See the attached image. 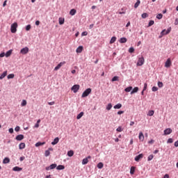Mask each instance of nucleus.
Wrapping results in <instances>:
<instances>
[{
  "instance_id": "c85d7f7f",
  "label": "nucleus",
  "mask_w": 178,
  "mask_h": 178,
  "mask_svg": "<svg viewBox=\"0 0 178 178\" xmlns=\"http://www.w3.org/2000/svg\"><path fill=\"white\" fill-rule=\"evenodd\" d=\"M134 172H136V167H131V169H130V173L131 175H134Z\"/></svg>"
},
{
  "instance_id": "0eeeda50",
  "label": "nucleus",
  "mask_w": 178,
  "mask_h": 178,
  "mask_svg": "<svg viewBox=\"0 0 178 178\" xmlns=\"http://www.w3.org/2000/svg\"><path fill=\"white\" fill-rule=\"evenodd\" d=\"M20 54H22V55H26V54H29V47H26L21 49Z\"/></svg>"
},
{
  "instance_id": "bb28decb",
  "label": "nucleus",
  "mask_w": 178,
  "mask_h": 178,
  "mask_svg": "<svg viewBox=\"0 0 178 178\" xmlns=\"http://www.w3.org/2000/svg\"><path fill=\"white\" fill-rule=\"evenodd\" d=\"M45 142H38L37 143H35V147H41V145H44Z\"/></svg>"
},
{
  "instance_id": "72a5a7b5",
  "label": "nucleus",
  "mask_w": 178,
  "mask_h": 178,
  "mask_svg": "<svg viewBox=\"0 0 178 178\" xmlns=\"http://www.w3.org/2000/svg\"><path fill=\"white\" fill-rule=\"evenodd\" d=\"M107 111H111L112 109V104H108L106 108Z\"/></svg>"
},
{
  "instance_id": "f704fd0d",
  "label": "nucleus",
  "mask_w": 178,
  "mask_h": 178,
  "mask_svg": "<svg viewBox=\"0 0 178 178\" xmlns=\"http://www.w3.org/2000/svg\"><path fill=\"white\" fill-rule=\"evenodd\" d=\"M116 41V37H112L110 40V44H113Z\"/></svg>"
},
{
  "instance_id": "de8ad7c7",
  "label": "nucleus",
  "mask_w": 178,
  "mask_h": 178,
  "mask_svg": "<svg viewBox=\"0 0 178 178\" xmlns=\"http://www.w3.org/2000/svg\"><path fill=\"white\" fill-rule=\"evenodd\" d=\"M154 23H155L153 20L149 21V27H151V26H154Z\"/></svg>"
},
{
  "instance_id": "864d4df0",
  "label": "nucleus",
  "mask_w": 178,
  "mask_h": 178,
  "mask_svg": "<svg viewBox=\"0 0 178 178\" xmlns=\"http://www.w3.org/2000/svg\"><path fill=\"white\" fill-rule=\"evenodd\" d=\"M15 130L16 131H20V127H19V126L16 127L15 128Z\"/></svg>"
},
{
  "instance_id": "a878e982",
  "label": "nucleus",
  "mask_w": 178,
  "mask_h": 178,
  "mask_svg": "<svg viewBox=\"0 0 178 178\" xmlns=\"http://www.w3.org/2000/svg\"><path fill=\"white\" fill-rule=\"evenodd\" d=\"M113 108H114V109H120V108H122V104L118 103V104L114 106Z\"/></svg>"
},
{
  "instance_id": "412c9836",
  "label": "nucleus",
  "mask_w": 178,
  "mask_h": 178,
  "mask_svg": "<svg viewBox=\"0 0 178 178\" xmlns=\"http://www.w3.org/2000/svg\"><path fill=\"white\" fill-rule=\"evenodd\" d=\"M83 116H84V112H81L79 114L77 115L76 119L79 120L81 119V118H83Z\"/></svg>"
},
{
  "instance_id": "79ce46f5",
  "label": "nucleus",
  "mask_w": 178,
  "mask_h": 178,
  "mask_svg": "<svg viewBox=\"0 0 178 178\" xmlns=\"http://www.w3.org/2000/svg\"><path fill=\"white\" fill-rule=\"evenodd\" d=\"M152 159H154V154H150V155L147 157V161H152Z\"/></svg>"
},
{
  "instance_id": "9d476101",
  "label": "nucleus",
  "mask_w": 178,
  "mask_h": 178,
  "mask_svg": "<svg viewBox=\"0 0 178 178\" xmlns=\"http://www.w3.org/2000/svg\"><path fill=\"white\" fill-rule=\"evenodd\" d=\"M144 157V154H138V156H136L135 157V161L136 162H138L140 159H142V158Z\"/></svg>"
},
{
  "instance_id": "09e8293b",
  "label": "nucleus",
  "mask_w": 178,
  "mask_h": 178,
  "mask_svg": "<svg viewBox=\"0 0 178 178\" xmlns=\"http://www.w3.org/2000/svg\"><path fill=\"white\" fill-rule=\"evenodd\" d=\"M129 52L130 54H133V52H134V47H130L129 49Z\"/></svg>"
},
{
  "instance_id": "aec40b11",
  "label": "nucleus",
  "mask_w": 178,
  "mask_h": 178,
  "mask_svg": "<svg viewBox=\"0 0 178 178\" xmlns=\"http://www.w3.org/2000/svg\"><path fill=\"white\" fill-rule=\"evenodd\" d=\"M26 148V144L24 143H22L19 145V149H24Z\"/></svg>"
},
{
  "instance_id": "603ef678",
  "label": "nucleus",
  "mask_w": 178,
  "mask_h": 178,
  "mask_svg": "<svg viewBox=\"0 0 178 178\" xmlns=\"http://www.w3.org/2000/svg\"><path fill=\"white\" fill-rule=\"evenodd\" d=\"M157 90H158V88L156 87V86H154V87L152 88V90L153 92H155V91H156Z\"/></svg>"
},
{
  "instance_id": "5fc2aeb1",
  "label": "nucleus",
  "mask_w": 178,
  "mask_h": 178,
  "mask_svg": "<svg viewBox=\"0 0 178 178\" xmlns=\"http://www.w3.org/2000/svg\"><path fill=\"white\" fill-rule=\"evenodd\" d=\"M8 131H9V133H10V134H13V128H10Z\"/></svg>"
},
{
  "instance_id": "2f4dec72",
  "label": "nucleus",
  "mask_w": 178,
  "mask_h": 178,
  "mask_svg": "<svg viewBox=\"0 0 178 178\" xmlns=\"http://www.w3.org/2000/svg\"><path fill=\"white\" fill-rule=\"evenodd\" d=\"M67 155L68 156H73V155H74V152H73V150H70L67 152Z\"/></svg>"
},
{
  "instance_id": "052dcab7",
  "label": "nucleus",
  "mask_w": 178,
  "mask_h": 178,
  "mask_svg": "<svg viewBox=\"0 0 178 178\" xmlns=\"http://www.w3.org/2000/svg\"><path fill=\"white\" fill-rule=\"evenodd\" d=\"M175 25L177 26L178 25V18H177L175 21Z\"/></svg>"
},
{
  "instance_id": "4be33fe9",
  "label": "nucleus",
  "mask_w": 178,
  "mask_h": 178,
  "mask_svg": "<svg viewBox=\"0 0 178 178\" xmlns=\"http://www.w3.org/2000/svg\"><path fill=\"white\" fill-rule=\"evenodd\" d=\"M59 24L62 25L65 24V18L63 17H60L58 19Z\"/></svg>"
},
{
  "instance_id": "39448f33",
  "label": "nucleus",
  "mask_w": 178,
  "mask_h": 178,
  "mask_svg": "<svg viewBox=\"0 0 178 178\" xmlns=\"http://www.w3.org/2000/svg\"><path fill=\"white\" fill-rule=\"evenodd\" d=\"M71 90L74 93L77 92V91H79V90H80V85H74L72 87Z\"/></svg>"
},
{
  "instance_id": "c756f323",
  "label": "nucleus",
  "mask_w": 178,
  "mask_h": 178,
  "mask_svg": "<svg viewBox=\"0 0 178 178\" xmlns=\"http://www.w3.org/2000/svg\"><path fill=\"white\" fill-rule=\"evenodd\" d=\"M10 162V159H9V158L6 157L3 161V163H9Z\"/></svg>"
},
{
  "instance_id": "473e14b6",
  "label": "nucleus",
  "mask_w": 178,
  "mask_h": 178,
  "mask_svg": "<svg viewBox=\"0 0 178 178\" xmlns=\"http://www.w3.org/2000/svg\"><path fill=\"white\" fill-rule=\"evenodd\" d=\"M154 113H155V111H149L148 113H147V115L148 116H154Z\"/></svg>"
},
{
  "instance_id": "9b49d317",
  "label": "nucleus",
  "mask_w": 178,
  "mask_h": 178,
  "mask_svg": "<svg viewBox=\"0 0 178 178\" xmlns=\"http://www.w3.org/2000/svg\"><path fill=\"white\" fill-rule=\"evenodd\" d=\"M172 133V129L168 128L164 130V136H168Z\"/></svg>"
},
{
  "instance_id": "774afa93",
  "label": "nucleus",
  "mask_w": 178,
  "mask_h": 178,
  "mask_svg": "<svg viewBox=\"0 0 178 178\" xmlns=\"http://www.w3.org/2000/svg\"><path fill=\"white\" fill-rule=\"evenodd\" d=\"M175 147H178V140L175 143Z\"/></svg>"
},
{
  "instance_id": "e2e57ef3",
  "label": "nucleus",
  "mask_w": 178,
  "mask_h": 178,
  "mask_svg": "<svg viewBox=\"0 0 178 178\" xmlns=\"http://www.w3.org/2000/svg\"><path fill=\"white\" fill-rule=\"evenodd\" d=\"M122 113H124V111H120L118 112V115H122Z\"/></svg>"
},
{
  "instance_id": "bf43d9fd",
  "label": "nucleus",
  "mask_w": 178,
  "mask_h": 178,
  "mask_svg": "<svg viewBox=\"0 0 178 178\" xmlns=\"http://www.w3.org/2000/svg\"><path fill=\"white\" fill-rule=\"evenodd\" d=\"M24 159H26V158L24 156H22V157L19 158V161L21 162H22V161H24Z\"/></svg>"
},
{
  "instance_id": "f257e3e1",
  "label": "nucleus",
  "mask_w": 178,
  "mask_h": 178,
  "mask_svg": "<svg viewBox=\"0 0 178 178\" xmlns=\"http://www.w3.org/2000/svg\"><path fill=\"white\" fill-rule=\"evenodd\" d=\"M10 31L13 34H15L17 31V22H14L10 27Z\"/></svg>"
},
{
  "instance_id": "6e6552de",
  "label": "nucleus",
  "mask_w": 178,
  "mask_h": 178,
  "mask_svg": "<svg viewBox=\"0 0 178 178\" xmlns=\"http://www.w3.org/2000/svg\"><path fill=\"white\" fill-rule=\"evenodd\" d=\"M88 159H91V156H88V157L83 159L82 160V165H87L88 163Z\"/></svg>"
},
{
  "instance_id": "a19ab883",
  "label": "nucleus",
  "mask_w": 178,
  "mask_h": 178,
  "mask_svg": "<svg viewBox=\"0 0 178 178\" xmlns=\"http://www.w3.org/2000/svg\"><path fill=\"white\" fill-rule=\"evenodd\" d=\"M141 16L143 19H146V17H148V14L147 13H144Z\"/></svg>"
},
{
  "instance_id": "393cba45",
  "label": "nucleus",
  "mask_w": 178,
  "mask_h": 178,
  "mask_svg": "<svg viewBox=\"0 0 178 178\" xmlns=\"http://www.w3.org/2000/svg\"><path fill=\"white\" fill-rule=\"evenodd\" d=\"M57 170H63L65 169V165H59L56 167Z\"/></svg>"
},
{
  "instance_id": "58836bf2",
  "label": "nucleus",
  "mask_w": 178,
  "mask_h": 178,
  "mask_svg": "<svg viewBox=\"0 0 178 178\" xmlns=\"http://www.w3.org/2000/svg\"><path fill=\"white\" fill-rule=\"evenodd\" d=\"M140 0H137V2L134 5V8H137L138 6H140Z\"/></svg>"
},
{
  "instance_id": "2eb2a0df",
  "label": "nucleus",
  "mask_w": 178,
  "mask_h": 178,
  "mask_svg": "<svg viewBox=\"0 0 178 178\" xmlns=\"http://www.w3.org/2000/svg\"><path fill=\"white\" fill-rule=\"evenodd\" d=\"M138 138L140 141H144V134L143 132L139 133Z\"/></svg>"
},
{
  "instance_id": "6e6d98bb",
  "label": "nucleus",
  "mask_w": 178,
  "mask_h": 178,
  "mask_svg": "<svg viewBox=\"0 0 178 178\" xmlns=\"http://www.w3.org/2000/svg\"><path fill=\"white\" fill-rule=\"evenodd\" d=\"M48 105H50V106L55 105V102H48Z\"/></svg>"
},
{
  "instance_id": "dca6fc26",
  "label": "nucleus",
  "mask_w": 178,
  "mask_h": 178,
  "mask_svg": "<svg viewBox=\"0 0 178 178\" xmlns=\"http://www.w3.org/2000/svg\"><path fill=\"white\" fill-rule=\"evenodd\" d=\"M55 168H56V164H51L50 165L49 167L46 168V170H49V169L50 170L55 169Z\"/></svg>"
},
{
  "instance_id": "7ed1b4c3",
  "label": "nucleus",
  "mask_w": 178,
  "mask_h": 178,
  "mask_svg": "<svg viewBox=\"0 0 178 178\" xmlns=\"http://www.w3.org/2000/svg\"><path fill=\"white\" fill-rule=\"evenodd\" d=\"M170 31H172V28L171 27L168 28V30L163 29L161 32V37L163 36V35H168V34H169V33H170Z\"/></svg>"
},
{
  "instance_id": "e433bc0d",
  "label": "nucleus",
  "mask_w": 178,
  "mask_h": 178,
  "mask_svg": "<svg viewBox=\"0 0 178 178\" xmlns=\"http://www.w3.org/2000/svg\"><path fill=\"white\" fill-rule=\"evenodd\" d=\"M97 168H98V169H102V168H104V163H99L97 164Z\"/></svg>"
},
{
  "instance_id": "1a4fd4ad",
  "label": "nucleus",
  "mask_w": 178,
  "mask_h": 178,
  "mask_svg": "<svg viewBox=\"0 0 178 178\" xmlns=\"http://www.w3.org/2000/svg\"><path fill=\"white\" fill-rule=\"evenodd\" d=\"M172 66V61L170 60V58H168L165 63V67H170Z\"/></svg>"
},
{
  "instance_id": "ea45409f",
  "label": "nucleus",
  "mask_w": 178,
  "mask_h": 178,
  "mask_svg": "<svg viewBox=\"0 0 178 178\" xmlns=\"http://www.w3.org/2000/svg\"><path fill=\"white\" fill-rule=\"evenodd\" d=\"M162 17H163V15L162 14H158L156 15V19H159V20H161V19H162Z\"/></svg>"
},
{
  "instance_id": "4468645a",
  "label": "nucleus",
  "mask_w": 178,
  "mask_h": 178,
  "mask_svg": "<svg viewBox=\"0 0 178 178\" xmlns=\"http://www.w3.org/2000/svg\"><path fill=\"white\" fill-rule=\"evenodd\" d=\"M83 46H79L76 50V54H81V52H83Z\"/></svg>"
},
{
  "instance_id": "20e7f679",
  "label": "nucleus",
  "mask_w": 178,
  "mask_h": 178,
  "mask_svg": "<svg viewBox=\"0 0 178 178\" xmlns=\"http://www.w3.org/2000/svg\"><path fill=\"white\" fill-rule=\"evenodd\" d=\"M145 62V60L144 59V57H140L138 58L137 62V66H143L144 65V63Z\"/></svg>"
},
{
  "instance_id": "7c9ffc66",
  "label": "nucleus",
  "mask_w": 178,
  "mask_h": 178,
  "mask_svg": "<svg viewBox=\"0 0 178 178\" xmlns=\"http://www.w3.org/2000/svg\"><path fill=\"white\" fill-rule=\"evenodd\" d=\"M133 90V87L132 86H129L127 88L124 89V91L126 92H130V91H131Z\"/></svg>"
},
{
  "instance_id": "4c0bfd02",
  "label": "nucleus",
  "mask_w": 178,
  "mask_h": 178,
  "mask_svg": "<svg viewBox=\"0 0 178 178\" xmlns=\"http://www.w3.org/2000/svg\"><path fill=\"white\" fill-rule=\"evenodd\" d=\"M111 81H119V76H114L112 79Z\"/></svg>"
},
{
  "instance_id": "c03bdc74",
  "label": "nucleus",
  "mask_w": 178,
  "mask_h": 178,
  "mask_svg": "<svg viewBox=\"0 0 178 178\" xmlns=\"http://www.w3.org/2000/svg\"><path fill=\"white\" fill-rule=\"evenodd\" d=\"M116 131H118L119 133L123 131V128L122 127H118L116 129Z\"/></svg>"
},
{
  "instance_id": "37998d69",
  "label": "nucleus",
  "mask_w": 178,
  "mask_h": 178,
  "mask_svg": "<svg viewBox=\"0 0 178 178\" xmlns=\"http://www.w3.org/2000/svg\"><path fill=\"white\" fill-rule=\"evenodd\" d=\"M51 152H49V150H46L44 152V156H49Z\"/></svg>"
},
{
  "instance_id": "c9c22d12",
  "label": "nucleus",
  "mask_w": 178,
  "mask_h": 178,
  "mask_svg": "<svg viewBox=\"0 0 178 178\" xmlns=\"http://www.w3.org/2000/svg\"><path fill=\"white\" fill-rule=\"evenodd\" d=\"M26 105H27V101L26 100H22V103H21V106H26Z\"/></svg>"
},
{
  "instance_id": "423d86ee",
  "label": "nucleus",
  "mask_w": 178,
  "mask_h": 178,
  "mask_svg": "<svg viewBox=\"0 0 178 178\" xmlns=\"http://www.w3.org/2000/svg\"><path fill=\"white\" fill-rule=\"evenodd\" d=\"M63 65H66V61L60 62L56 67H55L54 70L57 71L63 66Z\"/></svg>"
},
{
  "instance_id": "a18cd8bd",
  "label": "nucleus",
  "mask_w": 178,
  "mask_h": 178,
  "mask_svg": "<svg viewBox=\"0 0 178 178\" xmlns=\"http://www.w3.org/2000/svg\"><path fill=\"white\" fill-rule=\"evenodd\" d=\"M158 87H159V88H162V87H163V83L159 81L158 82Z\"/></svg>"
},
{
  "instance_id": "3c124183",
  "label": "nucleus",
  "mask_w": 178,
  "mask_h": 178,
  "mask_svg": "<svg viewBox=\"0 0 178 178\" xmlns=\"http://www.w3.org/2000/svg\"><path fill=\"white\" fill-rule=\"evenodd\" d=\"M168 144H172L173 143V139L172 138H169L167 141Z\"/></svg>"
},
{
  "instance_id": "f3484780",
  "label": "nucleus",
  "mask_w": 178,
  "mask_h": 178,
  "mask_svg": "<svg viewBox=\"0 0 178 178\" xmlns=\"http://www.w3.org/2000/svg\"><path fill=\"white\" fill-rule=\"evenodd\" d=\"M58 143H59V138L57 137V138H54L53 142H51V145H56V144H58Z\"/></svg>"
},
{
  "instance_id": "338daca9",
  "label": "nucleus",
  "mask_w": 178,
  "mask_h": 178,
  "mask_svg": "<svg viewBox=\"0 0 178 178\" xmlns=\"http://www.w3.org/2000/svg\"><path fill=\"white\" fill-rule=\"evenodd\" d=\"M35 25L36 26H40V21H36L35 22Z\"/></svg>"
},
{
  "instance_id": "49530a36",
  "label": "nucleus",
  "mask_w": 178,
  "mask_h": 178,
  "mask_svg": "<svg viewBox=\"0 0 178 178\" xmlns=\"http://www.w3.org/2000/svg\"><path fill=\"white\" fill-rule=\"evenodd\" d=\"M15 75L13 74H10L8 75V79H14Z\"/></svg>"
},
{
  "instance_id": "6ab92c4d",
  "label": "nucleus",
  "mask_w": 178,
  "mask_h": 178,
  "mask_svg": "<svg viewBox=\"0 0 178 178\" xmlns=\"http://www.w3.org/2000/svg\"><path fill=\"white\" fill-rule=\"evenodd\" d=\"M120 44H124V43L127 42V38H121L120 39Z\"/></svg>"
},
{
  "instance_id": "f8f14e48",
  "label": "nucleus",
  "mask_w": 178,
  "mask_h": 178,
  "mask_svg": "<svg viewBox=\"0 0 178 178\" xmlns=\"http://www.w3.org/2000/svg\"><path fill=\"white\" fill-rule=\"evenodd\" d=\"M23 138H24V136L19 134L16 136L15 140H17V141H22V140H23Z\"/></svg>"
},
{
  "instance_id": "8fccbe9b",
  "label": "nucleus",
  "mask_w": 178,
  "mask_h": 178,
  "mask_svg": "<svg viewBox=\"0 0 178 178\" xmlns=\"http://www.w3.org/2000/svg\"><path fill=\"white\" fill-rule=\"evenodd\" d=\"M31 29V25L29 24L26 27V31H29V30Z\"/></svg>"
},
{
  "instance_id": "5701e85b",
  "label": "nucleus",
  "mask_w": 178,
  "mask_h": 178,
  "mask_svg": "<svg viewBox=\"0 0 178 178\" xmlns=\"http://www.w3.org/2000/svg\"><path fill=\"white\" fill-rule=\"evenodd\" d=\"M138 92V87H135L132 91L131 92V94L133 95V94H136V92Z\"/></svg>"
},
{
  "instance_id": "13d9d810",
  "label": "nucleus",
  "mask_w": 178,
  "mask_h": 178,
  "mask_svg": "<svg viewBox=\"0 0 178 178\" xmlns=\"http://www.w3.org/2000/svg\"><path fill=\"white\" fill-rule=\"evenodd\" d=\"M147 84L145 83L144 84V88H143V91H145V90H147Z\"/></svg>"
},
{
  "instance_id": "69168bd1",
  "label": "nucleus",
  "mask_w": 178,
  "mask_h": 178,
  "mask_svg": "<svg viewBox=\"0 0 178 178\" xmlns=\"http://www.w3.org/2000/svg\"><path fill=\"white\" fill-rule=\"evenodd\" d=\"M130 126H134V121L130 122Z\"/></svg>"
},
{
  "instance_id": "f03ea898",
  "label": "nucleus",
  "mask_w": 178,
  "mask_h": 178,
  "mask_svg": "<svg viewBox=\"0 0 178 178\" xmlns=\"http://www.w3.org/2000/svg\"><path fill=\"white\" fill-rule=\"evenodd\" d=\"M90 94H91V88H88L83 92L81 97L86 98V97H88Z\"/></svg>"
},
{
  "instance_id": "cd10ccee",
  "label": "nucleus",
  "mask_w": 178,
  "mask_h": 178,
  "mask_svg": "<svg viewBox=\"0 0 178 178\" xmlns=\"http://www.w3.org/2000/svg\"><path fill=\"white\" fill-rule=\"evenodd\" d=\"M6 58H9V56H10L12 55V50H9L6 53Z\"/></svg>"
},
{
  "instance_id": "ddd939ff",
  "label": "nucleus",
  "mask_w": 178,
  "mask_h": 178,
  "mask_svg": "<svg viewBox=\"0 0 178 178\" xmlns=\"http://www.w3.org/2000/svg\"><path fill=\"white\" fill-rule=\"evenodd\" d=\"M13 170L14 172H21V170H23V168L18 167V166H15L13 168Z\"/></svg>"
},
{
  "instance_id": "0e129e2a",
  "label": "nucleus",
  "mask_w": 178,
  "mask_h": 178,
  "mask_svg": "<svg viewBox=\"0 0 178 178\" xmlns=\"http://www.w3.org/2000/svg\"><path fill=\"white\" fill-rule=\"evenodd\" d=\"M6 2H8L7 0L4 1L3 3V8H5V6H6Z\"/></svg>"
},
{
  "instance_id": "a211bd4d",
  "label": "nucleus",
  "mask_w": 178,
  "mask_h": 178,
  "mask_svg": "<svg viewBox=\"0 0 178 178\" xmlns=\"http://www.w3.org/2000/svg\"><path fill=\"white\" fill-rule=\"evenodd\" d=\"M8 75V71H5L3 72V74L0 76V80H2V79H5L6 76Z\"/></svg>"
},
{
  "instance_id": "b1692460",
  "label": "nucleus",
  "mask_w": 178,
  "mask_h": 178,
  "mask_svg": "<svg viewBox=\"0 0 178 178\" xmlns=\"http://www.w3.org/2000/svg\"><path fill=\"white\" fill-rule=\"evenodd\" d=\"M76 9H72L70 11V15H71V16H74L76 15Z\"/></svg>"
},
{
  "instance_id": "4d7b16f0",
  "label": "nucleus",
  "mask_w": 178,
  "mask_h": 178,
  "mask_svg": "<svg viewBox=\"0 0 178 178\" xmlns=\"http://www.w3.org/2000/svg\"><path fill=\"white\" fill-rule=\"evenodd\" d=\"M87 34H88V33H87V31H84L81 33V35L82 36H84V35H87Z\"/></svg>"
},
{
  "instance_id": "680f3d73",
  "label": "nucleus",
  "mask_w": 178,
  "mask_h": 178,
  "mask_svg": "<svg viewBox=\"0 0 178 178\" xmlns=\"http://www.w3.org/2000/svg\"><path fill=\"white\" fill-rule=\"evenodd\" d=\"M3 56H6L5 53L0 54V58H3Z\"/></svg>"
}]
</instances>
